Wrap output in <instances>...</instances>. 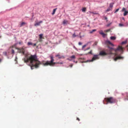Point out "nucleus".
<instances>
[{"mask_svg":"<svg viewBox=\"0 0 128 128\" xmlns=\"http://www.w3.org/2000/svg\"><path fill=\"white\" fill-rule=\"evenodd\" d=\"M23 60L25 63H29V65L32 70L38 68L42 64V63L38 60L36 54L31 55L30 56H26Z\"/></svg>","mask_w":128,"mask_h":128,"instance_id":"f257e3e1","label":"nucleus"},{"mask_svg":"<svg viewBox=\"0 0 128 128\" xmlns=\"http://www.w3.org/2000/svg\"><path fill=\"white\" fill-rule=\"evenodd\" d=\"M109 50H106V52L104 51H102L100 52L99 55L104 56L107 55H109L110 58H113L114 56L117 55V52L118 50H122V48L120 46H118L117 48L115 49L108 46Z\"/></svg>","mask_w":128,"mask_h":128,"instance_id":"f03ea898","label":"nucleus"},{"mask_svg":"<svg viewBox=\"0 0 128 128\" xmlns=\"http://www.w3.org/2000/svg\"><path fill=\"white\" fill-rule=\"evenodd\" d=\"M50 58L51 59L50 61H47L45 63L42 62V64L44 66H48L50 65V66H53L54 64H63V63L61 62H54V59L53 58V57L52 56H50Z\"/></svg>","mask_w":128,"mask_h":128,"instance_id":"7ed1b4c3","label":"nucleus"},{"mask_svg":"<svg viewBox=\"0 0 128 128\" xmlns=\"http://www.w3.org/2000/svg\"><path fill=\"white\" fill-rule=\"evenodd\" d=\"M104 100L108 103L112 104L116 102V100L112 97L106 98H104Z\"/></svg>","mask_w":128,"mask_h":128,"instance_id":"20e7f679","label":"nucleus"},{"mask_svg":"<svg viewBox=\"0 0 128 128\" xmlns=\"http://www.w3.org/2000/svg\"><path fill=\"white\" fill-rule=\"evenodd\" d=\"M121 47V46H120ZM121 47L122 48V50H118L117 53V55L116 56H115L114 58H114V60L115 61H116L118 60H120V59H123L124 57L122 56H118V51H120L121 52H122L123 51V48L121 46Z\"/></svg>","mask_w":128,"mask_h":128,"instance_id":"39448f33","label":"nucleus"},{"mask_svg":"<svg viewBox=\"0 0 128 128\" xmlns=\"http://www.w3.org/2000/svg\"><path fill=\"white\" fill-rule=\"evenodd\" d=\"M98 56L99 55H94L92 59L90 60H89V62H92L96 60L99 59Z\"/></svg>","mask_w":128,"mask_h":128,"instance_id":"423d86ee","label":"nucleus"},{"mask_svg":"<svg viewBox=\"0 0 128 128\" xmlns=\"http://www.w3.org/2000/svg\"><path fill=\"white\" fill-rule=\"evenodd\" d=\"M19 52L20 53H22L23 54H24L25 52V50L23 48H19L18 49Z\"/></svg>","mask_w":128,"mask_h":128,"instance_id":"0eeeda50","label":"nucleus"},{"mask_svg":"<svg viewBox=\"0 0 128 128\" xmlns=\"http://www.w3.org/2000/svg\"><path fill=\"white\" fill-rule=\"evenodd\" d=\"M42 22H43L42 21H40L38 22H36V21L35 23L34 24V26H40V24L42 23Z\"/></svg>","mask_w":128,"mask_h":128,"instance_id":"6e6552de","label":"nucleus"},{"mask_svg":"<svg viewBox=\"0 0 128 128\" xmlns=\"http://www.w3.org/2000/svg\"><path fill=\"white\" fill-rule=\"evenodd\" d=\"M106 43L107 44H109L111 45L112 46H114V44L110 42L109 40H107L106 41Z\"/></svg>","mask_w":128,"mask_h":128,"instance_id":"1a4fd4ad","label":"nucleus"},{"mask_svg":"<svg viewBox=\"0 0 128 128\" xmlns=\"http://www.w3.org/2000/svg\"><path fill=\"white\" fill-rule=\"evenodd\" d=\"M99 32L100 34L102 35V36L103 37H105L106 35V34H104L103 32V31L102 30L100 31Z\"/></svg>","mask_w":128,"mask_h":128,"instance_id":"9d476101","label":"nucleus"},{"mask_svg":"<svg viewBox=\"0 0 128 128\" xmlns=\"http://www.w3.org/2000/svg\"><path fill=\"white\" fill-rule=\"evenodd\" d=\"M56 57H57L59 59L64 58V57L63 56H61L59 54L56 55Z\"/></svg>","mask_w":128,"mask_h":128,"instance_id":"9b49d317","label":"nucleus"},{"mask_svg":"<svg viewBox=\"0 0 128 128\" xmlns=\"http://www.w3.org/2000/svg\"><path fill=\"white\" fill-rule=\"evenodd\" d=\"M110 39L112 40H115L116 39V37L115 36H112L110 38Z\"/></svg>","mask_w":128,"mask_h":128,"instance_id":"f8f14e48","label":"nucleus"},{"mask_svg":"<svg viewBox=\"0 0 128 128\" xmlns=\"http://www.w3.org/2000/svg\"><path fill=\"white\" fill-rule=\"evenodd\" d=\"M33 45V43H32V42H29L27 43V45L28 46H29L30 45L32 46Z\"/></svg>","mask_w":128,"mask_h":128,"instance_id":"ddd939ff","label":"nucleus"},{"mask_svg":"<svg viewBox=\"0 0 128 128\" xmlns=\"http://www.w3.org/2000/svg\"><path fill=\"white\" fill-rule=\"evenodd\" d=\"M26 24V23L24 22H22L20 26V27H22V26H23L24 25Z\"/></svg>","mask_w":128,"mask_h":128,"instance_id":"4468645a","label":"nucleus"},{"mask_svg":"<svg viewBox=\"0 0 128 128\" xmlns=\"http://www.w3.org/2000/svg\"><path fill=\"white\" fill-rule=\"evenodd\" d=\"M128 11H125V12H124V16H126V15L128 14Z\"/></svg>","mask_w":128,"mask_h":128,"instance_id":"2eb2a0df","label":"nucleus"},{"mask_svg":"<svg viewBox=\"0 0 128 128\" xmlns=\"http://www.w3.org/2000/svg\"><path fill=\"white\" fill-rule=\"evenodd\" d=\"M68 21L66 20H64L63 22V24H67L68 23Z\"/></svg>","mask_w":128,"mask_h":128,"instance_id":"dca6fc26","label":"nucleus"},{"mask_svg":"<svg viewBox=\"0 0 128 128\" xmlns=\"http://www.w3.org/2000/svg\"><path fill=\"white\" fill-rule=\"evenodd\" d=\"M43 34H40L39 35V38L40 39L42 38V36Z\"/></svg>","mask_w":128,"mask_h":128,"instance_id":"f3484780","label":"nucleus"},{"mask_svg":"<svg viewBox=\"0 0 128 128\" xmlns=\"http://www.w3.org/2000/svg\"><path fill=\"white\" fill-rule=\"evenodd\" d=\"M112 9V8H110L109 7L107 9V10H106V12H108V11H110V10H111Z\"/></svg>","mask_w":128,"mask_h":128,"instance_id":"a211bd4d","label":"nucleus"},{"mask_svg":"<svg viewBox=\"0 0 128 128\" xmlns=\"http://www.w3.org/2000/svg\"><path fill=\"white\" fill-rule=\"evenodd\" d=\"M70 58L73 59H75L76 58V57L74 55H72V56L70 57Z\"/></svg>","mask_w":128,"mask_h":128,"instance_id":"6ab92c4d","label":"nucleus"},{"mask_svg":"<svg viewBox=\"0 0 128 128\" xmlns=\"http://www.w3.org/2000/svg\"><path fill=\"white\" fill-rule=\"evenodd\" d=\"M86 8H82V11L83 12H85L86 10Z\"/></svg>","mask_w":128,"mask_h":128,"instance_id":"aec40b11","label":"nucleus"},{"mask_svg":"<svg viewBox=\"0 0 128 128\" xmlns=\"http://www.w3.org/2000/svg\"><path fill=\"white\" fill-rule=\"evenodd\" d=\"M125 11H126L125 8H122V9L121 10V12H125Z\"/></svg>","mask_w":128,"mask_h":128,"instance_id":"412c9836","label":"nucleus"},{"mask_svg":"<svg viewBox=\"0 0 128 128\" xmlns=\"http://www.w3.org/2000/svg\"><path fill=\"white\" fill-rule=\"evenodd\" d=\"M113 4H112V3L110 4L109 7L110 8H112L113 6Z\"/></svg>","mask_w":128,"mask_h":128,"instance_id":"4be33fe9","label":"nucleus"},{"mask_svg":"<svg viewBox=\"0 0 128 128\" xmlns=\"http://www.w3.org/2000/svg\"><path fill=\"white\" fill-rule=\"evenodd\" d=\"M76 34H75V33H74L73 34H72V38H75V37H76Z\"/></svg>","mask_w":128,"mask_h":128,"instance_id":"5701e85b","label":"nucleus"},{"mask_svg":"<svg viewBox=\"0 0 128 128\" xmlns=\"http://www.w3.org/2000/svg\"><path fill=\"white\" fill-rule=\"evenodd\" d=\"M56 8L54 9L53 10V12L52 13V14H54L55 12L56 11Z\"/></svg>","mask_w":128,"mask_h":128,"instance_id":"b1692460","label":"nucleus"},{"mask_svg":"<svg viewBox=\"0 0 128 128\" xmlns=\"http://www.w3.org/2000/svg\"><path fill=\"white\" fill-rule=\"evenodd\" d=\"M110 29H109L105 30L104 31V32H110Z\"/></svg>","mask_w":128,"mask_h":128,"instance_id":"393cba45","label":"nucleus"},{"mask_svg":"<svg viewBox=\"0 0 128 128\" xmlns=\"http://www.w3.org/2000/svg\"><path fill=\"white\" fill-rule=\"evenodd\" d=\"M119 25L120 26H124V24H120Z\"/></svg>","mask_w":128,"mask_h":128,"instance_id":"a878e982","label":"nucleus"},{"mask_svg":"<svg viewBox=\"0 0 128 128\" xmlns=\"http://www.w3.org/2000/svg\"><path fill=\"white\" fill-rule=\"evenodd\" d=\"M23 42L22 41H21L19 42L18 43L20 44H23Z\"/></svg>","mask_w":128,"mask_h":128,"instance_id":"bb28decb","label":"nucleus"},{"mask_svg":"<svg viewBox=\"0 0 128 128\" xmlns=\"http://www.w3.org/2000/svg\"><path fill=\"white\" fill-rule=\"evenodd\" d=\"M119 10V8H118L114 12V13H116V12H118Z\"/></svg>","mask_w":128,"mask_h":128,"instance_id":"cd10ccee","label":"nucleus"},{"mask_svg":"<svg viewBox=\"0 0 128 128\" xmlns=\"http://www.w3.org/2000/svg\"><path fill=\"white\" fill-rule=\"evenodd\" d=\"M126 43V41L123 42H122V44H124Z\"/></svg>","mask_w":128,"mask_h":128,"instance_id":"c85d7f7f","label":"nucleus"},{"mask_svg":"<svg viewBox=\"0 0 128 128\" xmlns=\"http://www.w3.org/2000/svg\"><path fill=\"white\" fill-rule=\"evenodd\" d=\"M92 50H91L90 52H89L88 53V54H92Z\"/></svg>","mask_w":128,"mask_h":128,"instance_id":"c756f323","label":"nucleus"},{"mask_svg":"<svg viewBox=\"0 0 128 128\" xmlns=\"http://www.w3.org/2000/svg\"><path fill=\"white\" fill-rule=\"evenodd\" d=\"M87 45V44H85L83 46H82V48H84Z\"/></svg>","mask_w":128,"mask_h":128,"instance_id":"7c9ffc66","label":"nucleus"},{"mask_svg":"<svg viewBox=\"0 0 128 128\" xmlns=\"http://www.w3.org/2000/svg\"><path fill=\"white\" fill-rule=\"evenodd\" d=\"M96 31V30L95 29L92 30V32H90V33H92V32L95 31Z\"/></svg>","mask_w":128,"mask_h":128,"instance_id":"2f4dec72","label":"nucleus"},{"mask_svg":"<svg viewBox=\"0 0 128 128\" xmlns=\"http://www.w3.org/2000/svg\"><path fill=\"white\" fill-rule=\"evenodd\" d=\"M90 12V13H92V14H98V13H94V12Z\"/></svg>","mask_w":128,"mask_h":128,"instance_id":"473e14b6","label":"nucleus"},{"mask_svg":"<svg viewBox=\"0 0 128 128\" xmlns=\"http://www.w3.org/2000/svg\"><path fill=\"white\" fill-rule=\"evenodd\" d=\"M97 42H95L94 44V45H96L97 44Z\"/></svg>","mask_w":128,"mask_h":128,"instance_id":"72a5a7b5","label":"nucleus"},{"mask_svg":"<svg viewBox=\"0 0 128 128\" xmlns=\"http://www.w3.org/2000/svg\"><path fill=\"white\" fill-rule=\"evenodd\" d=\"M12 54H14V50H12Z\"/></svg>","mask_w":128,"mask_h":128,"instance_id":"f704fd0d","label":"nucleus"},{"mask_svg":"<svg viewBox=\"0 0 128 128\" xmlns=\"http://www.w3.org/2000/svg\"><path fill=\"white\" fill-rule=\"evenodd\" d=\"M3 53L5 55V56H6V54H7V53H6V52H3Z\"/></svg>","mask_w":128,"mask_h":128,"instance_id":"c9c22d12","label":"nucleus"},{"mask_svg":"<svg viewBox=\"0 0 128 128\" xmlns=\"http://www.w3.org/2000/svg\"><path fill=\"white\" fill-rule=\"evenodd\" d=\"M73 66V64H70V65L69 66H70V67H71H71H72V66Z\"/></svg>","mask_w":128,"mask_h":128,"instance_id":"e433bc0d","label":"nucleus"},{"mask_svg":"<svg viewBox=\"0 0 128 128\" xmlns=\"http://www.w3.org/2000/svg\"><path fill=\"white\" fill-rule=\"evenodd\" d=\"M111 23H110V24H108L106 26H107L108 27L111 24Z\"/></svg>","mask_w":128,"mask_h":128,"instance_id":"4c0bfd02","label":"nucleus"},{"mask_svg":"<svg viewBox=\"0 0 128 128\" xmlns=\"http://www.w3.org/2000/svg\"><path fill=\"white\" fill-rule=\"evenodd\" d=\"M82 43L81 42H78V44L79 45H82Z\"/></svg>","mask_w":128,"mask_h":128,"instance_id":"58836bf2","label":"nucleus"},{"mask_svg":"<svg viewBox=\"0 0 128 128\" xmlns=\"http://www.w3.org/2000/svg\"><path fill=\"white\" fill-rule=\"evenodd\" d=\"M76 120H78V121H79L80 120V119L78 118H76Z\"/></svg>","mask_w":128,"mask_h":128,"instance_id":"ea45409f","label":"nucleus"},{"mask_svg":"<svg viewBox=\"0 0 128 128\" xmlns=\"http://www.w3.org/2000/svg\"><path fill=\"white\" fill-rule=\"evenodd\" d=\"M36 44H33V45L32 46H36Z\"/></svg>","mask_w":128,"mask_h":128,"instance_id":"a19ab883","label":"nucleus"},{"mask_svg":"<svg viewBox=\"0 0 128 128\" xmlns=\"http://www.w3.org/2000/svg\"><path fill=\"white\" fill-rule=\"evenodd\" d=\"M74 62H75V63H77L78 62L77 61H75L74 60Z\"/></svg>","mask_w":128,"mask_h":128,"instance_id":"79ce46f5","label":"nucleus"},{"mask_svg":"<svg viewBox=\"0 0 128 128\" xmlns=\"http://www.w3.org/2000/svg\"><path fill=\"white\" fill-rule=\"evenodd\" d=\"M90 48L88 47V48L87 49H86V50H88Z\"/></svg>","mask_w":128,"mask_h":128,"instance_id":"37998d69","label":"nucleus"},{"mask_svg":"<svg viewBox=\"0 0 128 128\" xmlns=\"http://www.w3.org/2000/svg\"><path fill=\"white\" fill-rule=\"evenodd\" d=\"M104 18L105 20H107V18L106 17H105Z\"/></svg>","mask_w":128,"mask_h":128,"instance_id":"c03bdc74","label":"nucleus"},{"mask_svg":"<svg viewBox=\"0 0 128 128\" xmlns=\"http://www.w3.org/2000/svg\"><path fill=\"white\" fill-rule=\"evenodd\" d=\"M68 60H69L70 61H71L72 60L70 59H69V58H68Z\"/></svg>","mask_w":128,"mask_h":128,"instance_id":"a18cd8bd","label":"nucleus"},{"mask_svg":"<svg viewBox=\"0 0 128 128\" xmlns=\"http://www.w3.org/2000/svg\"><path fill=\"white\" fill-rule=\"evenodd\" d=\"M127 48H128V45L127 46Z\"/></svg>","mask_w":128,"mask_h":128,"instance_id":"49530a36","label":"nucleus"},{"mask_svg":"<svg viewBox=\"0 0 128 128\" xmlns=\"http://www.w3.org/2000/svg\"><path fill=\"white\" fill-rule=\"evenodd\" d=\"M2 60L0 59V62H1Z\"/></svg>","mask_w":128,"mask_h":128,"instance_id":"de8ad7c7","label":"nucleus"},{"mask_svg":"<svg viewBox=\"0 0 128 128\" xmlns=\"http://www.w3.org/2000/svg\"><path fill=\"white\" fill-rule=\"evenodd\" d=\"M122 18V19H123V20H124V18Z\"/></svg>","mask_w":128,"mask_h":128,"instance_id":"09e8293b","label":"nucleus"},{"mask_svg":"<svg viewBox=\"0 0 128 128\" xmlns=\"http://www.w3.org/2000/svg\"><path fill=\"white\" fill-rule=\"evenodd\" d=\"M88 62V60H87V61H86V62Z\"/></svg>","mask_w":128,"mask_h":128,"instance_id":"8fccbe9b","label":"nucleus"},{"mask_svg":"<svg viewBox=\"0 0 128 128\" xmlns=\"http://www.w3.org/2000/svg\"><path fill=\"white\" fill-rule=\"evenodd\" d=\"M41 40H40V41H41Z\"/></svg>","mask_w":128,"mask_h":128,"instance_id":"3c124183","label":"nucleus"}]
</instances>
